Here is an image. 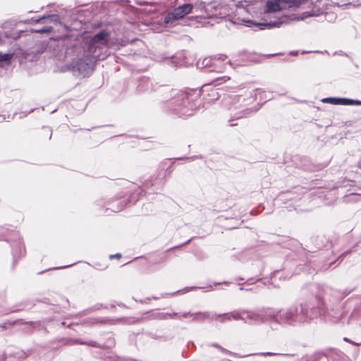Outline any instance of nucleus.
<instances>
[{
	"label": "nucleus",
	"mask_w": 361,
	"mask_h": 361,
	"mask_svg": "<svg viewBox=\"0 0 361 361\" xmlns=\"http://www.w3.org/2000/svg\"><path fill=\"white\" fill-rule=\"evenodd\" d=\"M360 197H361L360 196H359L356 194L351 193L348 195L345 196V202H351V201L356 202V201H358Z\"/></svg>",
	"instance_id": "obj_21"
},
{
	"label": "nucleus",
	"mask_w": 361,
	"mask_h": 361,
	"mask_svg": "<svg viewBox=\"0 0 361 361\" xmlns=\"http://www.w3.org/2000/svg\"><path fill=\"white\" fill-rule=\"evenodd\" d=\"M121 257V254H120V253H116L115 255H111L109 256L110 259H114V258L120 259Z\"/></svg>",
	"instance_id": "obj_31"
},
{
	"label": "nucleus",
	"mask_w": 361,
	"mask_h": 361,
	"mask_svg": "<svg viewBox=\"0 0 361 361\" xmlns=\"http://www.w3.org/2000/svg\"><path fill=\"white\" fill-rule=\"evenodd\" d=\"M219 6V1L217 0L206 3L204 14H200L199 16L204 18H218Z\"/></svg>",
	"instance_id": "obj_10"
},
{
	"label": "nucleus",
	"mask_w": 361,
	"mask_h": 361,
	"mask_svg": "<svg viewBox=\"0 0 361 361\" xmlns=\"http://www.w3.org/2000/svg\"><path fill=\"white\" fill-rule=\"evenodd\" d=\"M353 289H345L343 292V296H346L348 295H349L352 291H353Z\"/></svg>",
	"instance_id": "obj_32"
},
{
	"label": "nucleus",
	"mask_w": 361,
	"mask_h": 361,
	"mask_svg": "<svg viewBox=\"0 0 361 361\" xmlns=\"http://www.w3.org/2000/svg\"><path fill=\"white\" fill-rule=\"evenodd\" d=\"M253 113V110L250 108H246L237 114H235V119H239L243 117H246L247 116Z\"/></svg>",
	"instance_id": "obj_17"
},
{
	"label": "nucleus",
	"mask_w": 361,
	"mask_h": 361,
	"mask_svg": "<svg viewBox=\"0 0 361 361\" xmlns=\"http://www.w3.org/2000/svg\"><path fill=\"white\" fill-rule=\"evenodd\" d=\"M282 310H276L271 307H262L257 309L255 312L247 309H238L231 312L213 314L212 312H188L182 316H242L247 314V316H325L326 308L324 302L318 299L316 307L311 306L307 303H295L287 310L286 315H281Z\"/></svg>",
	"instance_id": "obj_2"
},
{
	"label": "nucleus",
	"mask_w": 361,
	"mask_h": 361,
	"mask_svg": "<svg viewBox=\"0 0 361 361\" xmlns=\"http://www.w3.org/2000/svg\"><path fill=\"white\" fill-rule=\"evenodd\" d=\"M73 264H69V265L63 266V267H58V269H63V268L69 267L73 266ZM53 269H57V268H53Z\"/></svg>",
	"instance_id": "obj_37"
},
{
	"label": "nucleus",
	"mask_w": 361,
	"mask_h": 361,
	"mask_svg": "<svg viewBox=\"0 0 361 361\" xmlns=\"http://www.w3.org/2000/svg\"><path fill=\"white\" fill-rule=\"evenodd\" d=\"M230 78L227 76H224L220 78H217L214 82H216V85H220L221 84V81H226V80H229Z\"/></svg>",
	"instance_id": "obj_26"
},
{
	"label": "nucleus",
	"mask_w": 361,
	"mask_h": 361,
	"mask_svg": "<svg viewBox=\"0 0 361 361\" xmlns=\"http://www.w3.org/2000/svg\"><path fill=\"white\" fill-rule=\"evenodd\" d=\"M121 206H119V207H118L116 208V209H113V208H112L111 209H112L113 211H114V212H118V211H120V210L123 209V208L124 207L125 204H123V201H122V202H121Z\"/></svg>",
	"instance_id": "obj_34"
},
{
	"label": "nucleus",
	"mask_w": 361,
	"mask_h": 361,
	"mask_svg": "<svg viewBox=\"0 0 361 361\" xmlns=\"http://www.w3.org/2000/svg\"><path fill=\"white\" fill-rule=\"evenodd\" d=\"M279 1L280 0H268L266 2L264 11L266 13H274L280 11L279 7Z\"/></svg>",
	"instance_id": "obj_15"
},
{
	"label": "nucleus",
	"mask_w": 361,
	"mask_h": 361,
	"mask_svg": "<svg viewBox=\"0 0 361 361\" xmlns=\"http://www.w3.org/2000/svg\"><path fill=\"white\" fill-rule=\"evenodd\" d=\"M66 55L76 56L71 62L65 64L61 67V71H71L75 76L85 78L89 76L94 68L99 58L93 54L87 53L78 42H75L71 46H67Z\"/></svg>",
	"instance_id": "obj_3"
},
{
	"label": "nucleus",
	"mask_w": 361,
	"mask_h": 361,
	"mask_svg": "<svg viewBox=\"0 0 361 361\" xmlns=\"http://www.w3.org/2000/svg\"><path fill=\"white\" fill-rule=\"evenodd\" d=\"M290 54L292 55V56H295L298 54V51H292L290 52Z\"/></svg>",
	"instance_id": "obj_39"
},
{
	"label": "nucleus",
	"mask_w": 361,
	"mask_h": 361,
	"mask_svg": "<svg viewBox=\"0 0 361 361\" xmlns=\"http://www.w3.org/2000/svg\"><path fill=\"white\" fill-rule=\"evenodd\" d=\"M166 177V172H158L157 176H152L144 183V187L147 189H151L152 191L160 189L164 185V179Z\"/></svg>",
	"instance_id": "obj_8"
},
{
	"label": "nucleus",
	"mask_w": 361,
	"mask_h": 361,
	"mask_svg": "<svg viewBox=\"0 0 361 361\" xmlns=\"http://www.w3.org/2000/svg\"><path fill=\"white\" fill-rule=\"evenodd\" d=\"M32 20H33L35 23H39L41 22H42V23H46V22L56 23L59 20V16L56 14H51V15H47V16H43L37 19L32 18Z\"/></svg>",
	"instance_id": "obj_14"
},
{
	"label": "nucleus",
	"mask_w": 361,
	"mask_h": 361,
	"mask_svg": "<svg viewBox=\"0 0 361 361\" xmlns=\"http://www.w3.org/2000/svg\"><path fill=\"white\" fill-rule=\"evenodd\" d=\"M192 238H190V239H189L188 240H187L186 242H185L184 243H183V244L180 245H178V246H175V247H172V248L169 249V250L178 249V248H179V247H183V246H185V245H188V244L190 243V241L192 240Z\"/></svg>",
	"instance_id": "obj_28"
},
{
	"label": "nucleus",
	"mask_w": 361,
	"mask_h": 361,
	"mask_svg": "<svg viewBox=\"0 0 361 361\" xmlns=\"http://www.w3.org/2000/svg\"><path fill=\"white\" fill-rule=\"evenodd\" d=\"M228 122H229V126H237V123H233V120H230V121H228Z\"/></svg>",
	"instance_id": "obj_38"
},
{
	"label": "nucleus",
	"mask_w": 361,
	"mask_h": 361,
	"mask_svg": "<svg viewBox=\"0 0 361 361\" xmlns=\"http://www.w3.org/2000/svg\"><path fill=\"white\" fill-rule=\"evenodd\" d=\"M221 283H216V285H219V284H221ZM222 283L228 284V282H227V281H224V282H223Z\"/></svg>",
	"instance_id": "obj_43"
},
{
	"label": "nucleus",
	"mask_w": 361,
	"mask_h": 361,
	"mask_svg": "<svg viewBox=\"0 0 361 361\" xmlns=\"http://www.w3.org/2000/svg\"><path fill=\"white\" fill-rule=\"evenodd\" d=\"M145 80H144L140 81V84H139V85H138V90H141V84H142V82H145Z\"/></svg>",
	"instance_id": "obj_41"
},
{
	"label": "nucleus",
	"mask_w": 361,
	"mask_h": 361,
	"mask_svg": "<svg viewBox=\"0 0 361 361\" xmlns=\"http://www.w3.org/2000/svg\"><path fill=\"white\" fill-rule=\"evenodd\" d=\"M176 57L173 56V58H172V63H175L176 66H182V63L181 62H176Z\"/></svg>",
	"instance_id": "obj_33"
},
{
	"label": "nucleus",
	"mask_w": 361,
	"mask_h": 361,
	"mask_svg": "<svg viewBox=\"0 0 361 361\" xmlns=\"http://www.w3.org/2000/svg\"><path fill=\"white\" fill-rule=\"evenodd\" d=\"M103 307H104V306L102 304H97L88 309H86L84 311V314H92V313H94L95 311L100 310L101 308H103Z\"/></svg>",
	"instance_id": "obj_20"
},
{
	"label": "nucleus",
	"mask_w": 361,
	"mask_h": 361,
	"mask_svg": "<svg viewBox=\"0 0 361 361\" xmlns=\"http://www.w3.org/2000/svg\"><path fill=\"white\" fill-rule=\"evenodd\" d=\"M172 166H173V163H171L170 165L167 167V168H165V163L162 162L159 165V167H158V172H166V176L171 173L172 172Z\"/></svg>",
	"instance_id": "obj_18"
},
{
	"label": "nucleus",
	"mask_w": 361,
	"mask_h": 361,
	"mask_svg": "<svg viewBox=\"0 0 361 361\" xmlns=\"http://www.w3.org/2000/svg\"><path fill=\"white\" fill-rule=\"evenodd\" d=\"M322 12L320 11L319 9H317V11L312 10L311 11H307L302 13L301 19L303 20L305 18H307L310 16H318L320 13Z\"/></svg>",
	"instance_id": "obj_19"
},
{
	"label": "nucleus",
	"mask_w": 361,
	"mask_h": 361,
	"mask_svg": "<svg viewBox=\"0 0 361 361\" xmlns=\"http://www.w3.org/2000/svg\"><path fill=\"white\" fill-rule=\"evenodd\" d=\"M290 195V192H282L281 194V196H283V195Z\"/></svg>",
	"instance_id": "obj_42"
},
{
	"label": "nucleus",
	"mask_w": 361,
	"mask_h": 361,
	"mask_svg": "<svg viewBox=\"0 0 361 361\" xmlns=\"http://www.w3.org/2000/svg\"><path fill=\"white\" fill-rule=\"evenodd\" d=\"M250 214H251L252 215L255 214V211L254 209H253V210H252V211L250 212Z\"/></svg>",
	"instance_id": "obj_44"
},
{
	"label": "nucleus",
	"mask_w": 361,
	"mask_h": 361,
	"mask_svg": "<svg viewBox=\"0 0 361 361\" xmlns=\"http://www.w3.org/2000/svg\"><path fill=\"white\" fill-rule=\"evenodd\" d=\"M143 192V190H140V192L137 194L136 193H134L131 196V200H134L135 202H136L137 200H138V199L140 198V195H141V193Z\"/></svg>",
	"instance_id": "obj_27"
},
{
	"label": "nucleus",
	"mask_w": 361,
	"mask_h": 361,
	"mask_svg": "<svg viewBox=\"0 0 361 361\" xmlns=\"http://www.w3.org/2000/svg\"><path fill=\"white\" fill-rule=\"evenodd\" d=\"M52 30V27H43L42 29H39L38 30L36 31V32H38V33H49L50 32H51Z\"/></svg>",
	"instance_id": "obj_25"
},
{
	"label": "nucleus",
	"mask_w": 361,
	"mask_h": 361,
	"mask_svg": "<svg viewBox=\"0 0 361 361\" xmlns=\"http://www.w3.org/2000/svg\"><path fill=\"white\" fill-rule=\"evenodd\" d=\"M202 158H203V157L202 155H199V156H192V157H188V159H189L190 161H194L195 159H202Z\"/></svg>",
	"instance_id": "obj_30"
},
{
	"label": "nucleus",
	"mask_w": 361,
	"mask_h": 361,
	"mask_svg": "<svg viewBox=\"0 0 361 361\" xmlns=\"http://www.w3.org/2000/svg\"><path fill=\"white\" fill-rule=\"evenodd\" d=\"M161 94L163 109L169 114L185 118L192 116L200 107V92L197 90L183 91L165 87Z\"/></svg>",
	"instance_id": "obj_1"
},
{
	"label": "nucleus",
	"mask_w": 361,
	"mask_h": 361,
	"mask_svg": "<svg viewBox=\"0 0 361 361\" xmlns=\"http://www.w3.org/2000/svg\"><path fill=\"white\" fill-rule=\"evenodd\" d=\"M351 252V250H348L347 251L343 252L338 257V259L342 258L343 257L345 256L347 254L350 253Z\"/></svg>",
	"instance_id": "obj_35"
},
{
	"label": "nucleus",
	"mask_w": 361,
	"mask_h": 361,
	"mask_svg": "<svg viewBox=\"0 0 361 361\" xmlns=\"http://www.w3.org/2000/svg\"><path fill=\"white\" fill-rule=\"evenodd\" d=\"M338 54L341 55V56H347V54L345 53H344L343 51H340Z\"/></svg>",
	"instance_id": "obj_40"
},
{
	"label": "nucleus",
	"mask_w": 361,
	"mask_h": 361,
	"mask_svg": "<svg viewBox=\"0 0 361 361\" xmlns=\"http://www.w3.org/2000/svg\"><path fill=\"white\" fill-rule=\"evenodd\" d=\"M196 66L197 68L200 69H206L207 71H213L214 69H209L210 68L215 67L216 65L214 64L212 58L207 57L204 58L203 60H199L196 63Z\"/></svg>",
	"instance_id": "obj_13"
},
{
	"label": "nucleus",
	"mask_w": 361,
	"mask_h": 361,
	"mask_svg": "<svg viewBox=\"0 0 361 361\" xmlns=\"http://www.w3.org/2000/svg\"><path fill=\"white\" fill-rule=\"evenodd\" d=\"M0 240H4L11 245L13 256L12 269H13L18 260L25 254V249L21 242L20 234L18 231L1 228Z\"/></svg>",
	"instance_id": "obj_6"
},
{
	"label": "nucleus",
	"mask_w": 361,
	"mask_h": 361,
	"mask_svg": "<svg viewBox=\"0 0 361 361\" xmlns=\"http://www.w3.org/2000/svg\"><path fill=\"white\" fill-rule=\"evenodd\" d=\"M323 102L329 103L334 105L343 106H359L361 105V101L357 99H349L345 97H326L322 100Z\"/></svg>",
	"instance_id": "obj_9"
},
{
	"label": "nucleus",
	"mask_w": 361,
	"mask_h": 361,
	"mask_svg": "<svg viewBox=\"0 0 361 361\" xmlns=\"http://www.w3.org/2000/svg\"><path fill=\"white\" fill-rule=\"evenodd\" d=\"M109 39V32L102 30L88 41L85 49L87 50V53L97 56L99 60H104L110 54L108 47Z\"/></svg>",
	"instance_id": "obj_5"
},
{
	"label": "nucleus",
	"mask_w": 361,
	"mask_h": 361,
	"mask_svg": "<svg viewBox=\"0 0 361 361\" xmlns=\"http://www.w3.org/2000/svg\"><path fill=\"white\" fill-rule=\"evenodd\" d=\"M6 295L5 290H0V308L3 307L6 302Z\"/></svg>",
	"instance_id": "obj_24"
},
{
	"label": "nucleus",
	"mask_w": 361,
	"mask_h": 361,
	"mask_svg": "<svg viewBox=\"0 0 361 361\" xmlns=\"http://www.w3.org/2000/svg\"><path fill=\"white\" fill-rule=\"evenodd\" d=\"M353 314H355V315L361 314V298L357 302V303L355 306V308L353 310V312H352L350 316H353Z\"/></svg>",
	"instance_id": "obj_22"
},
{
	"label": "nucleus",
	"mask_w": 361,
	"mask_h": 361,
	"mask_svg": "<svg viewBox=\"0 0 361 361\" xmlns=\"http://www.w3.org/2000/svg\"><path fill=\"white\" fill-rule=\"evenodd\" d=\"M360 4H361V2L360 3Z\"/></svg>",
	"instance_id": "obj_49"
},
{
	"label": "nucleus",
	"mask_w": 361,
	"mask_h": 361,
	"mask_svg": "<svg viewBox=\"0 0 361 361\" xmlns=\"http://www.w3.org/2000/svg\"><path fill=\"white\" fill-rule=\"evenodd\" d=\"M157 316L164 317V316H178V315L177 313L170 314V313L161 312V313H159Z\"/></svg>",
	"instance_id": "obj_29"
},
{
	"label": "nucleus",
	"mask_w": 361,
	"mask_h": 361,
	"mask_svg": "<svg viewBox=\"0 0 361 361\" xmlns=\"http://www.w3.org/2000/svg\"><path fill=\"white\" fill-rule=\"evenodd\" d=\"M236 280H241V281H243V280H245V279H244V278H241V277H240V278L236 279Z\"/></svg>",
	"instance_id": "obj_46"
},
{
	"label": "nucleus",
	"mask_w": 361,
	"mask_h": 361,
	"mask_svg": "<svg viewBox=\"0 0 361 361\" xmlns=\"http://www.w3.org/2000/svg\"><path fill=\"white\" fill-rule=\"evenodd\" d=\"M13 53L3 54L0 51V66H9L11 64L13 58Z\"/></svg>",
	"instance_id": "obj_16"
},
{
	"label": "nucleus",
	"mask_w": 361,
	"mask_h": 361,
	"mask_svg": "<svg viewBox=\"0 0 361 361\" xmlns=\"http://www.w3.org/2000/svg\"><path fill=\"white\" fill-rule=\"evenodd\" d=\"M18 309H13V310H12L11 311V312H16V311H18Z\"/></svg>",
	"instance_id": "obj_45"
},
{
	"label": "nucleus",
	"mask_w": 361,
	"mask_h": 361,
	"mask_svg": "<svg viewBox=\"0 0 361 361\" xmlns=\"http://www.w3.org/2000/svg\"><path fill=\"white\" fill-rule=\"evenodd\" d=\"M178 0H153V1H142V0H135V3L139 6H145V5H154V4H161L167 8H173L176 6Z\"/></svg>",
	"instance_id": "obj_11"
},
{
	"label": "nucleus",
	"mask_w": 361,
	"mask_h": 361,
	"mask_svg": "<svg viewBox=\"0 0 361 361\" xmlns=\"http://www.w3.org/2000/svg\"><path fill=\"white\" fill-rule=\"evenodd\" d=\"M227 56L226 55H219L217 58L218 60L224 61Z\"/></svg>",
	"instance_id": "obj_36"
},
{
	"label": "nucleus",
	"mask_w": 361,
	"mask_h": 361,
	"mask_svg": "<svg viewBox=\"0 0 361 361\" xmlns=\"http://www.w3.org/2000/svg\"><path fill=\"white\" fill-rule=\"evenodd\" d=\"M220 6L218 13V18L225 19L233 24H240L241 22L250 23L259 30L271 29L280 27L284 20H277L267 23H255L251 20H246L240 16L248 12L247 8L249 5L244 6L243 2H235V0H229L228 2L219 1Z\"/></svg>",
	"instance_id": "obj_4"
},
{
	"label": "nucleus",
	"mask_w": 361,
	"mask_h": 361,
	"mask_svg": "<svg viewBox=\"0 0 361 361\" xmlns=\"http://www.w3.org/2000/svg\"><path fill=\"white\" fill-rule=\"evenodd\" d=\"M3 317H0V329H5L10 327L12 325L11 322H5L2 320Z\"/></svg>",
	"instance_id": "obj_23"
},
{
	"label": "nucleus",
	"mask_w": 361,
	"mask_h": 361,
	"mask_svg": "<svg viewBox=\"0 0 361 361\" xmlns=\"http://www.w3.org/2000/svg\"><path fill=\"white\" fill-rule=\"evenodd\" d=\"M288 199L292 200V197H288Z\"/></svg>",
	"instance_id": "obj_48"
},
{
	"label": "nucleus",
	"mask_w": 361,
	"mask_h": 361,
	"mask_svg": "<svg viewBox=\"0 0 361 361\" xmlns=\"http://www.w3.org/2000/svg\"><path fill=\"white\" fill-rule=\"evenodd\" d=\"M206 2L204 1L196 2L195 4H183L168 13L162 18V20L166 25L173 24L187 14L192 13L193 10L196 13L200 12L201 14H204Z\"/></svg>",
	"instance_id": "obj_7"
},
{
	"label": "nucleus",
	"mask_w": 361,
	"mask_h": 361,
	"mask_svg": "<svg viewBox=\"0 0 361 361\" xmlns=\"http://www.w3.org/2000/svg\"><path fill=\"white\" fill-rule=\"evenodd\" d=\"M51 135H52V133H51V134H50V135H49V139H51Z\"/></svg>",
	"instance_id": "obj_47"
},
{
	"label": "nucleus",
	"mask_w": 361,
	"mask_h": 361,
	"mask_svg": "<svg viewBox=\"0 0 361 361\" xmlns=\"http://www.w3.org/2000/svg\"><path fill=\"white\" fill-rule=\"evenodd\" d=\"M305 0H280L279 1V10H284L288 8H298L305 4Z\"/></svg>",
	"instance_id": "obj_12"
}]
</instances>
